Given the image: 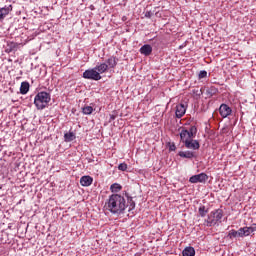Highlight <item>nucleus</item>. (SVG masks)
Listing matches in <instances>:
<instances>
[{
	"mask_svg": "<svg viewBox=\"0 0 256 256\" xmlns=\"http://www.w3.org/2000/svg\"><path fill=\"white\" fill-rule=\"evenodd\" d=\"M51 101V94L47 92H39L34 98V105L37 109L43 110Z\"/></svg>",
	"mask_w": 256,
	"mask_h": 256,
	"instance_id": "obj_2",
	"label": "nucleus"
},
{
	"mask_svg": "<svg viewBox=\"0 0 256 256\" xmlns=\"http://www.w3.org/2000/svg\"><path fill=\"white\" fill-rule=\"evenodd\" d=\"M223 219V210L217 209L210 213L208 219L206 220L207 227H213V225H217V222Z\"/></svg>",
	"mask_w": 256,
	"mask_h": 256,
	"instance_id": "obj_3",
	"label": "nucleus"
},
{
	"mask_svg": "<svg viewBox=\"0 0 256 256\" xmlns=\"http://www.w3.org/2000/svg\"><path fill=\"white\" fill-rule=\"evenodd\" d=\"M198 213L200 215V217H205L207 215V213H209V209H206L205 206H200L198 209Z\"/></svg>",
	"mask_w": 256,
	"mask_h": 256,
	"instance_id": "obj_20",
	"label": "nucleus"
},
{
	"mask_svg": "<svg viewBox=\"0 0 256 256\" xmlns=\"http://www.w3.org/2000/svg\"><path fill=\"white\" fill-rule=\"evenodd\" d=\"M205 77H207V71L202 70L199 73V79H205Z\"/></svg>",
	"mask_w": 256,
	"mask_h": 256,
	"instance_id": "obj_28",
	"label": "nucleus"
},
{
	"mask_svg": "<svg viewBox=\"0 0 256 256\" xmlns=\"http://www.w3.org/2000/svg\"><path fill=\"white\" fill-rule=\"evenodd\" d=\"M228 237L230 239H233V237H241V229L239 230H231L228 234Z\"/></svg>",
	"mask_w": 256,
	"mask_h": 256,
	"instance_id": "obj_19",
	"label": "nucleus"
},
{
	"mask_svg": "<svg viewBox=\"0 0 256 256\" xmlns=\"http://www.w3.org/2000/svg\"><path fill=\"white\" fill-rule=\"evenodd\" d=\"M126 197L128 204L125 201V197L119 194H112L106 202V209L114 215H121L127 207L128 211H133V209H135V201H133V197H130L128 194H126Z\"/></svg>",
	"mask_w": 256,
	"mask_h": 256,
	"instance_id": "obj_1",
	"label": "nucleus"
},
{
	"mask_svg": "<svg viewBox=\"0 0 256 256\" xmlns=\"http://www.w3.org/2000/svg\"><path fill=\"white\" fill-rule=\"evenodd\" d=\"M182 255L183 256H195V248L193 247H186L183 251H182Z\"/></svg>",
	"mask_w": 256,
	"mask_h": 256,
	"instance_id": "obj_16",
	"label": "nucleus"
},
{
	"mask_svg": "<svg viewBox=\"0 0 256 256\" xmlns=\"http://www.w3.org/2000/svg\"><path fill=\"white\" fill-rule=\"evenodd\" d=\"M168 147H169V151H175V149H177V147L175 146V143H168Z\"/></svg>",
	"mask_w": 256,
	"mask_h": 256,
	"instance_id": "obj_29",
	"label": "nucleus"
},
{
	"mask_svg": "<svg viewBox=\"0 0 256 256\" xmlns=\"http://www.w3.org/2000/svg\"><path fill=\"white\" fill-rule=\"evenodd\" d=\"M11 6L9 7H3V8H0V13H2V17H7V15H9V11H11Z\"/></svg>",
	"mask_w": 256,
	"mask_h": 256,
	"instance_id": "obj_21",
	"label": "nucleus"
},
{
	"mask_svg": "<svg viewBox=\"0 0 256 256\" xmlns=\"http://www.w3.org/2000/svg\"><path fill=\"white\" fill-rule=\"evenodd\" d=\"M64 141H66V143H71V141H75V133L73 132L65 133Z\"/></svg>",
	"mask_w": 256,
	"mask_h": 256,
	"instance_id": "obj_17",
	"label": "nucleus"
},
{
	"mask_svg": "<svg viewBox=\"0 0 256 256\" xmlns=\"http://www.w3.org/2000/svg\"><path fill=\"white\" fill-rule=\"evenodd\" d=\"M184 145L186 149H192L193 151H197V149L201 147V145L199 144V141L193 140V138H191L189 141H186Z\"/></svg>",
	"mask_w": 256,
	"mask_h": 256,
	"instance_id": "obj_8",
	"label": "nucleus"
},
{
	"mask_svg": "<svg viewBox=\"0 0 256 256\" xmlns=\"http://www.w3.org/2000/svg\"><path fill=\"white\" fill-rule=\"evenodd\" d=\"M93 183V178L91 176H83L80 179V184L82 187H89Z\"/></svg>",
	"mask_w": 256,
	"mask_h": 256,
	"instance_id": "obj_13",
	"label": "nucleus"
},
{
	"mask_svg": "<svg viewBox=\"0 0 256 256\" xmlns=\"http://www.w3.org/2000/svg\"><path fill=\"white\" fill-rule=\"evenodd\" d=\"M188 133L190 135V138L193 139L195 135H197V127L192 126L189 130Z\"/></svg>",
	"mask_w": 256,
	"mask_h": 256,
	"instance_id": "obj_24",
	"label": "nucleus"
},
{
	"mask_svg": "<svg viewBox=\"0 0 256 256\" xmlns=\"http://www.w3.org/2000/svg\"><path fill=\"white\" fill-rule=\"evenodd\" d=\"M180 139L182 141V143H187V141H189L191 139V136L189 135V130L182 128L181 132H180Z\"/></svg>",
	"mask_w": 256,
	"mask_h": 256,
	"instance_id": "obj_10",
	"label": "nucleus"
},
{
	"mask_svg": "<svg viewBox=\"0 0 256 256\" xmlns=\"http://www.w3.org/2000/svg\"><path fill=\"white\" fill-rule=\"evenodd\" d=\"M82 113L84 115H91V113H93V107L85 106L84 108H82Z\"/></svg>",
	"mask_w": 256,
	"mask_h": 256,
	"instance_id": "obj_22",
	"label": "nucleus"
},
{
	"mask_svg": "<svg viewBox=\"0 0 256 256\" xmlns=\"http://www.w3.org/2000/svg\"><path fill=\"white\" fill-rule=\"evenodd\" d=\"M219 113L221 117L225 119L226 117H229V115H231L232 113L231 107H229L227 104H221L219 108Z\"/></svg>",
	"mask_w": 256,
	"mask_h": 256,
	"instance_id": "obj_7",
	"label": "nucleus"
},
{
	"mask_svg": "<svg viewBox=\"0 0 256 256\" xmlns=\"http://www.w3.org/2000/svg\"><path fill=\"white\" fill-rule=\"evenodd\" d=\"M84 79H90L91 81H101V75L95 68L88 69L83 73Z\"/></svg>",
	"mask_w": 256,
	"mask_h": 256,
	"instance_id": "obj_4",
	"label": "nucleus"
},
{
	"mask_svg": "<svg viewBox=\"0 0 256 256\" xmlns=\"http://www.w3.org/2000/svg\"><path fill=\"white\" fill-rule=\"evenodd\" d=\"M145 17H147L148 19H151V17H153V12L147 11V12L145 13Z\"/></svg>",
	"mask_w": 256,
	"mask_h": 256,
	"instance_id": "obj_30",
	"label": "nucleus"
},
{
	"mask_svg": "<svg viewBox=\"0 0 256 256\" xmlns=\"http://www.w3.org/2000/svg\"><path fill=\"white\" fill-rule=\"evenodd\" d=\"M206 92H207V95H210V97H213V95H215V93H217V88L211 87Z\"/></svg>",
	"mask_w": 256,
	"mask_h": 256,
	"instance_id": "obj_25",
	"label": "nucleus"
},
{
	"mask_svg": "<svg viewBox=\"0 0 256 256\" xmlns=\"http://www.w3.org/2000/svg\"><path fill=\"white\" fill-rule=\"evenodd\" d=\"M106 65H108V69L109 67L110 69H114V67H117V61L113 57L108 58L106 61Z\"/></svg>",
	"mask_w": 256,
	"mask_h": 256,
	"instance_id": "obj_18",
	"label": "nucleus"
},
{
	"mask_svg": "<svg viewBox=\"0 0 256 256\" xmlns=\"http://www.w3.org/2000/svg\"><path fill=\"white\" fill-rule=\"evenodd\" d=\"M192 93H193V95H195L196 97H200V96L203 95V90L197 88V89H194V90L192 91Z\"/></svg>",
	"mask_w": 256,
	"mask_h": 256,
	"instance_id": "obj_26",
	"label": "nucleus"
},
{
	"mask_svg": "<svg viewBox=\"0 0 256 256\" xmlns=\"http://www.w3.org/2000/svg\"><path fill=\"white\" fill-rule=\"evenodd\" d=\"M116 118H117V115L110 114V121H115Z\"/></svg>",
	"mask_w": 256,
	"mask_h": 256,
	"instance_id": "obj_31",
	"label": "nucleus"
},
{
	"mask_svg": "<svg viewBox=\"0 0 256 256\" xmlns=\"http://www.w3.org/2000/svg\"><path fill=\"white\" fill-rule=\"evenodd\" d=\"M186 111H187V105L183 103L178 104L176 106V112H175L177 119H181V117L185 115Z\"/></svg>",
	"mask_w": 256,
	"mask_h": 256,
	"instance_id": "obj_6",
	"label": "nucleus"
},
{
	"mask_svg": "<svg viewBox=\"0 0 256 256\" xmlns=\"http://www.w3.org/2000/svg\"><path fill=\"white\" fill-rule=\"evenodd\" d=\"M207 179H209V176H207V174L200 173L190 177L189 182L190 183H206Z\"/></svg>",
	"mask_w": 256,
	"mask_h": 256,
	"instance_id": "obj_5",
	"label": "nucleus"
},
{
	"mask_svg": "<svg viewBox=\"0 0 256 256\" xmlns=\"http://www.w3.org/2000/svg\"><path fill=\"white\" fill-rule=\"evenodd\" d=\"M179 157H182L183 159H193L195 157V154L191 151H180Z\"/></svg>",
	"mask_w": 256,
	"mask_h": 256,
	"instance_id": "obj_14",
	"label": "nucleus"
},
{
	"mask_svg": "<svg viewBox=\"0 0 256 256\" xmlns=\"http://www.w3.org/2000/svg\"><path fill=\"white\" fill-rule=\"evenodd\" d=\"M119 171H127V164L126 163H121L118 166Z\"/></svg>",
	"mask_w": 256,
	"mask_h": 256,
	"instance_id": "obj_27",
	"label": "nucleus"
},
{
	"mask_svg": "<svg viewBox=\"0 0 256 256\" xmlns=\"http://www.w3.org/2000/svg\"><path fill=\"white\" fill-rule=\"evenodd\" d=\"M94 69H96L97 73H99V75H101L103 73H107V70L109 69V65H107V63H100V64L96 65V67H94Z\"/></svg>",
	"mask_w": 256,
	"mask_h": 256,
	"instance_id": "obj_12",
	"label": "nucleus"
},
{
	"mask_svg": "<svg viewBox=\"0 0 256 256\" xmlns=\"http://www.w3.org/2000/svg\"><path fill=\"white\" fill-rule=\"evenodd\" d=\"M256 231V227H243L240 228V237H249L251 233Z\"/></svg>",
	"mask_w": 256,
	"mask_h": 256,
	"instance_id": "obj_9",
	"label": "nucleus"
},
{
	"mask_svg": "<svg viewBox=\"0 0 256 256\" xmlns=\"http://www.w3.org/2000/svg\"><path fill=\"white\" fill-rule=\"evenodd\" d=\"M140 53L148 57V55L153 53V47H151L149 44H145L140 48Z\"/></svg>",
	"mask_w": 256,
	"mask_h": 256,
	"instance_id": "obj_11",
	"label": "nucleus"
},
{
	"mask_svg": "<svg viewBox=\"0 0 256 256\" xmlns=\"http://www.w3.org/2000/svg\"><path fill=\"white\" fill-rule=\"evenodd\" d=\"M21 95H27L29 93V82H22L20 86Z\"/></svg>",
	"mask_w": 256,
	"mask_h": 256,
	"instance_id": "obj_15",
	"label": "nucleus"
},
{
	"mask_svg": "<svg viewBox=\"0 0 256 256\" xmlns=\"http://www.w3.org/2000/svg\"><path fill=\"white\" fill-rule=\"evenodd\" d=\"M112 193H119V191H121V185L115 183V184H112L111 187H110Z\"/></svg>",
	"mask_w": 256,
	"mask_h": 256,
	"instance_id": "obj_23",
	"label": "nucleus"
}]
</instances>
